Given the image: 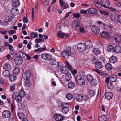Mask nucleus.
<instances>
[{
	"instance_id": "1",
	"label": "nucleus",
	"mask_w": 121,
	"mask_h": 121,
	"mask_svg": "<svg viewBox=\"0 0 121 121\" xmlns=\"http://www.w3.org/2000/svg\"><path fill=\"white\" fill-rule=\"evenodd\" d=\"M71 48L69 47H66L65 50L63 51L62 53V56L64 58H67L69 56H72L73 55L72 52L71 51Z\"/></svg>"
},
{
	"instance_id": "2",
	"label": "nucleus",
	"mask_w": 121,
	"mask_h": 121,
	"mask_svg": "<svg viewBox=\"0 0 121 121\" xmlns=\"http://www.w3.org/2000/svg\"><path fill=\"white\" fill-rule=\"evenodd\" d=\"M17 92H14L12 95V98L13 100L15 99L17 102L20 103L22 100V98L19 95H17Z\"/></svg>"
},
{
	"instance_id": "3",
	"label": "nucleus",
	"mask_w": 121,
	"mask_h": 121,
	"mask_svg": "<svg viewBox=\"0 0 121 121\" xmlns=\"http://www.w3.org/2000/svg\"><path fill=\"white\" fill-rule=\"evenodd\" d=\"M77 48L80 52L84 51L86 48V45L83 43H79L77 46Z\"/></svg>"
},
{
	"instance_id": "4",
	"label": "nucleus",
	"mask_w": 121,
	"mask_h": 121,
	"mask_svg": "<svg viewBox=\"0 0 121 121\" xmlns=\"http://www.w3.org/2000/svg\"><path fill=\"white\" fill-rule=\"evenodd\" d=\"M12 19V16H6L2 22L3 24L4 25H6L8 24V23L10 22Z\"/></svg>"
},
{
	"instance_id": "5",
	"label": "nucleus",
	"mask_w": 121,
	"mask_h": 121,
	"mask_svg": "<svg viewBox=\"0 0 121 121\" xmlns=\"http://www.w3.org/2000/svg\"><path fill=\"white\" fill-rule=\"evenodd\" d=\"M54 118L56 121H61L63 119L64 117L61 114H57L54 115Z\"/></svg>"
},
{
	"instance_id": "6",
	"label": "nucleus",
	"mask_w": 121,
	"mask_h": 121,
	"mask_svg": "<svg viewBox=\"0 0 121 121\" xmlns=\"http://www.w3.org/2000/svg\"><path fill=\"white\" fill-rule=\"evenodd\" d=\"M31 76L30 72L28 70L26 71L22 75V77L24 79L29 78Z\"/></svg>"
},
{
	"instance_id": "7",
	"label": "nucleus",
	"mask_w": 121,
	"mask_h": 121,
	"mask_svg": "<svg viewBox=\"0 0 121 121\" xmlns=\"http://www.w3.org/2000/svg\"><path fill=\"white\" fill-rule=\"evenodd\" d=\"M14 61L17 65H20L23 63V59L22 58L18 56L16 57L14 60Z\"/></svg>"
},
{
	"instance_id": "8",
	"label": "nucleus",
	"mask_w": 121,
	"mask_h": 121,
	"mask_svg": "<svg viewBox=\"0 0 121 121\" xmlns=\"http://www.w3.org/2000/svg\"><path fill=\"white\" fill-rule=\"evenodd\" d=\"M11 114L10 112L8 110H5L2 113V116L5 118L9 117L10 116Z\"/></svg>"
},
{
	"instance_id": "9",
	"label": "nucleus",
	"mask_w": 121,
	"mask_h": 121,
	"mask_svg": "<svg viewBox=\"0 0 121 121\" xmlns=\"http://www.w3.org/2000/svg\"><path fill=\"white\" fill-rule=\"evenodd\" d=\"M114 16V18H113V16H111L110 17L111 20L112 21H114L116 22H118L120 23H121V15L117 16V17H115Z\"/></svg>"
},
{
	"instance_id": "10",
	"label": "nucleus",
	"mask_w": 121,
	"mask_h": 121,
	"mask_svg": "<svg viewBox=\"0 0 121 121\" xmlns=\"http://www.w3.org/2000/svg\"><path fill=\"white\" fill-rule=\"evenodd\" d=\"M101 4L102 6L105 8L108 7L110 4L109 2L107 0H101Z\"/></svg>"
},
{
	"instance_id": "11",
	"label": "nucleus",
	"mask_w": 121,
	"mask_h": 121,
	"mask_svg": "<svg viewBox=\"0 0 121 121\" xmlns=\"http://www.w3.org/2000/svg\"><path fill=\"white\" fill-rule=\"evenodd\" d=\"M41 56L42 58L44 60L50 59L51 58V56L48 53L42 54Z\"/></svg>"
},
{
	"instance_id": "12",
	"label": "nucleus",
	"mask_w": 121,
	"mask_h": 121,
	"mask_svg": "<svg viewBox=\"0 0 121 121\" xmlns=\"http://www.w3.org/2000/svg\"><path fill=\"white\" fill-rule=\"evenodd\" d=\"M84 95L82 94L78 95L76 98V100L77 101L81 102L84 100Z\"/></svg>"
},
{
	"instance_id": "13",
	"label": "nucleus",
	"mask_w": 121,
	"mask_h": 121,
	"mask_svg": "<svg viewBox=\"0 0 121 121\" xmlns=\"http://www.w3.org/2000/svg\"><path fill=\"white\" fill-rule=\"evenodd\" d=\"M78 77H75V79L77 80V83L80 85H84L85 83L84 80L82 78H79L78 79Z\"/></svg>"
},
{
	"instance_id": "14",
	"label": "nucleus",
	"mask_w": 121,
	"mask_h": 121,
	"mask_svg": "<svg viewBox=\"0 0 121 121\" xmlns=\"http://www.w3.org/2000/svg\"><path fill=\"white\" fill-rule=\"evenodd\" d=\"M95 67L97 70L95 69H94V70L98 73L99 71L98 70L100 69L102 67L103 64L100 63L99 62H96L95 63Z\"/></svg>"
},
{
	"instance_id": "15",
	"label": "nucleus",
	"mask_w": 121,
	"mask_h": 121,
	"mask_svg": "<svg viewBox=\"0 0 121 121\" xmlns=\"http://www.w3.org/2000/svg\"><path fill=\"white\" fill-rule=\"evenodd\" d=\"M92 32L95 34L98 33L100 31L99 27L97 26H95L92 27Z\"/></svg>"
},
{
	"instance_id": "16",
	"label": "nucleus",
	"mask_w": 121,
	"mask_h": 121,
	"mask_svg": "<svg viewBox=\"0 0 121 121\" xmlns=\"http://www.w3.org/2000/svg\"><path fill=\"white\" fill-rule=\"evenodd\" d=\"M88 11L89 13L92 14H96L97 12V11L96 9L92 8H90L88 9Z\"/></svg>"
},
{
	"instance_id": "17",
	"label": "nucleus",
	"mask_w": 121,
	"mask_h": 121,
	"mask_svg": "<svg viewBox=\"0 0 121 121\" xmlns=\"http://www.w3.org/2000/svg\"><path fill=\"white\" fill-rule=\"evenodd\" d=\"M117 79V76L115 75L111 76L108 79L109 82H116Z\"/></svg>"
},
{
	"instance_id": "18",
	"label": "nucleus",
	"mask_w": 121,
	"mask_h": 121,
	"mask_svg": "<svg viewBox=\"0 0 121 121\" xmlns=\"http://www.w3.org/2000/svg\"><path fill=\"white\" fill-rule=\"evenodd\" d=\"M11 13L12 15L15 16L18 14L19 12L17 9L13 8L11 9Z\"/></svg>"
},
{
	"instance_id": "19",
	"label": "nucleus",
	"mask_w": 121,
	"mask_h": 121,
	"mask_svg": "<svg viewBox=\"0 0 121 121\" xmlns=\"http://www.w3.org/2000/svg\"><path fill=\"white\" fill-rule=\"evenodd\" d=\"M12 3V6L14 7L18 6L20 4L19 0H13Z\"/></svg>"
},
{
	"instance_id": "20",
	"label": "nucleus",
	"mask_w": 121,
	"mask_h": 121,
	"mask_svg": "<svg viewBox=\"0 0 121 121\" xmlns=\"http://www.w3.org/2000/svg\"><path fill=\"white\" fill-rule=\"evenodd\" d=\"M113 96L111 92H108L105 94V98L108 100L111 99Z\"/></svg>"
},
{
	"instance_id": "21",
	"label": "nucleus",
	"mask_w": 121,
	"mask_h": 121,
	"mask_svg": "<svg viewBox=\"0 0 121 121\" xmlns=\"http://www.w3.org/2000/svg\"><path fill=\"white\" fill-rule=\"evenodd\" d=\"M101 36L103 38L105 39H108L109 37V34L106 32H103L100 34Z\"/></svg>"
},
{
	"instance_id": "22",
	"label": "nucleus",
	"mask_w": 121,
	"mask_h": 121,
	"mask_svg": "<svg viewBox=\"0 0 121 121\" xmlns=\"http://www.w3.org/2000/svg\"><path fill=\"white\" fill-rule=\"evenodd\" d=\"M11 66L9 62H6L4 64L3 68L5 69H10Z\"/></svg>"
},
{
	"instance_id": "23",
	"label": "nucleus",
	"mask_w": 121,
	"mask_h": 121,
	"mask_svg": "<svg viewBox=\"0 0 121 121\" xmlns=\"http://www.w3.org/2000/svg\"><path fill=\"white\" fill-rule=\"evenodd\" d=\"M115 40L117 42H119L121 40V36L119 34H117L115 35Z\"/></svg>"
},
{
	"instance_id": "24",
	"label": "nucleus",
	"mask_w": 121,
	"mask_h": 121,
	"mask_svg": "<svg viewBox=\"0 0 121 121\" xmlns=\"http://www.w3.org/2000/svg\"><path fill=\"white\" fill-rule=\"evenodd\" d=\"M61 72L64 74H66L68 73V69L66 67L63 66L60 69Z\"/></svg>"
},
{
	"instance_id": "25",
	"label": "nucleus",
	"mask_w": 121,
	"mask_h": 121,
	"mask_svg": "<svg viewBox=\"0 0 121 121\" xmlns=\"http://www.w3.org/2000/svg\"><path fill=\"white\" fill-rule=\"evenodd\" d=\"M17 55L19 57L22 58V57L24 58L26 56V54L23 51H18L17 52Z\"/></svg>"
},
{
	"instance_id": "26",
	"label": "nucleus",
	"mask_w": 121,
	"mask_h": 121,
	"mask_svg": "<svg viewBox=\"0 0 121 121\" xmlns=\"http://www.w3.org/2000/svg\"><path fill=\"white\" fill-rule=\"evenodd\" d=\"M75 86V85L74 82H70L68 84V87L70 89H73Z\"/></svg>"
},
{
	"instance_id": "27",
	"label": "nucleus",
	"mask_w": 121,
	"mask_h": 121,
	"mask_svg": "<svg viewBox=\"0 0 121 121\" xmlns=\"http://www.w3.org/2000/svg\"><path fill=\"white\" fill-rule=\"evenodd\" d=\"M106 82L107 83V86L108 89H112L114 88V86L112 82H108V81H107V80H106Z\"/></svg>"
},
{
	"instance_id": "28",
	"label": "nucleus",
	"mask_w": 121,
	"mask_h": 121,
	"mask_svg": "<svg viewBox=\"0 0 121 121\" xmlns=\"http://www.w3.org/2000/svg\"><path fill=\"white\" fill-rule=\"evenodd\" d=\"M117 58L115 56H112L109 59L110 62L112 63H114L117 61Z\"/></svg>"
},
{
	"instance_id": "29",
	"label": "nucleus",
	"mask_w": 121,
	"mask_h": 121,
	"mask_svg": "<svg viewBox=\"0 0 121 121\" xmlns=\"http://www.w3.org/2000/svg\"><path fill=\"white\" fill-rule=\"evenodd\" d=\"M86 81L91 82L93 80V77L92 75H88L86 76Z\"/></svg>"
},
{
	"instance_id": "30",
	"label": "nucleus",
	"mask_w": 121,
	"mask_h": 121,
	"mask_svg": "<svg viewBox=\"0 0 121 121\" xmlns=\"http://www.w3.org/2000/svg\"><path fill=\"white\" fill-rule=\"evenodd\" d=\"M80 25V23L76 21H73V22L72 27L74 28H76L78 27Z\"/></svg>"
},
{
	"instance_id": "31",
	"label": "nucleus",
	"mask_w": 121,
	"mask_h": 121,
	"mask_svg": "<svg viewBox=\"0 0 121 121\" xmlns=\"http://www.w3.org/2000/svg\"><path fill=\"white\" fill-rule=\"evenodd\" d=\"M107 50L109 52H113L114 51V48L112 46L110 45L107 47Z\"/></svg>"
},
{
	"instance_id": "32",
	"label": "nucleus",
	"mask_w": 121,
	"mask_h": 121,
	"mask_svg": "<svg viewBox=\"0 0 121 121\" xmlns=\"http://www.w3.org/2000/svg\"><path fill=\"white\" fill-rule=\"evenodd\" d=\"M99 121H107V118L106 116L102 115L99 117Z\"/></svg>"
},
{
	"instance_id": "33",
	"label": "nucleus",
	"mask_w": 121,
	"mask_h": 121,
	"mask_svg": "<svg viewBox=\"0 0 121 121\" xmlns=\"http://www.w3.org/2000/svg\"><path fill=\"white\" fill-rule=\"evenodd\" d=\"M65 75V80L68 81H70L71 79V75L70 73H68Z\"/></svg>"
},
{
	"instance_id": "34",
	"label": "nucleus",
	"mask_w": 121,
	"mask_h": 121,
	"mask_svg": "<svg viewBox=\"0 0 121 121\" xmlns=\"http://www.w3.org/2000/svg\"><path fill=\"white\" fill-rule=\"evenodd\" d=\"M70 104L69 103L63 102L61 104L62 108H68L70 106Z\"/></svg>"
},
{
	"instance_id": "35",
	"label": "nucleus",
	"mask_w": 121,
	"mask_h": 121,
	"mask_svg": "<svg viewBox=\"0 0 121 121\" xmlns=\"http://www.w3.org/2000/svg\"><path fill=\"white\" fill-rule=\"evenodd\" d=\"M117 53L121 52V47L119 46H117L115 47L114 51Z\"/></svg>"
},
{
	"instance_id": "36",
	"label": "nucleus",
	"mask_w": 121,
	"mask_h": 121,
	"mask_svg": "<svg viewBox=\"0 0 121 121\" xmlns=\"http://www.w3.org/2000/svg\"><path fill=\"white\" fill-rule=\"evenodd\" d=\"M9 78L11 82L13 81L16 79L15 74L11 75L9 77Z\"/></svg>"
},
{
	"instance_id": "37",
	"label": "nucleus",
	"mask_w": 121,
	"mask_h": 121,
	"mask_svg": "<svg viewBox=\"0 0 121 121\" xmlns=\"http://www.w3.org/2000/svg\"><path fill=\"white\" fill-rule=\"evenodd\" d=\"M20 70L18 67H16L13 71V73L14 74H17L19 72Z\"/></svg>"
},
{
	"instance_id": "38",
	"label": "nucleus",
	"mask_w": 121,
	"mask_h": 121,
	"mask_svg": "<svg viewBox=\"0 0 121 121\" xmlns=\"http://www.w3.org/2000/svg\"><path fill=\"white\" fill-rule=\"evenodd\" d=\"M94 3L95 6L98 8H100L102 6L101 2L100 3L99 2V1L98 0H96L94 1Z\"/></svg>"
},
{
	"instance_id": "39",
	"label": "nucleus",
	"mask_w": 121,
	"mask_h": 121,
	"mask_svg": "<svg viewBox=\"0 0 121 121\" xmlns=\"http://www.w3.org/2000/svg\"><path fill=\"white\" fill-rule=\"evenodd\" d=\"M26 94V93L24 91L21 90L19 91V92L18 95L22 98L25 96Z\"/></svg>"
},
{
	"instance_id": "40",
	"label": "nucleus",
	"mask_w": 121,
	"mask_h": 121,
	"mask_svg": "<svg viewBox=\"0 0 121 121\" xmlns=\"http://www.w3.org/2000/svg\"><path fill=\"white\" fill-rule=\"evenodd\" d=\"M106 68L108 70H110L112 68V66L110 63H107L105 65Z\"/></svg>"
},
{
	"instance_id": "41",
	"label": "nucleus",
	"mask_w": 121,
	"mask_h": 121,
	"mask_svg": "<svg viewBox=\"0 0 121 121\" xmlns=\"http://www.w3.org/2000/svg\"><path fill=\"white\" fill-rule=\"evenodd\" d=\"M9 72L8 70H5L2 72L3 75L5 77H7L9 75Z\"/></svg>"
},
{
	"instance_id": "42",
	"label": "nucleus",
	"mask_w": 121,
	"mask_h": 121,
	"mask_svg": "<svg viewBox=\"0 0 121 121\" xmlns=\"http://www.w3.org/2000/svg\"><path fill=\"white\" fill-rule=\"evenodd\" d=\"M66 98L68 100H70L73 98V95L70 93H67L66 95Z\"/></svg>"
},
{
	"instance_id": "43",
	"label": "nucleus",
	"mask_w": 121,
	"mask_h": 121,
	"mask_svg": "<svg viewBox=\"0 0 121 121\" xmlns=\"http://www.w3.org/2000/svg\"><path fill=\"white\" fill-rule=\"evenodd\" d=\"M46 49V47L45 46L44 48H38L37 49L34 50V52H35L37 51L38 52H39L42 51H44Z\"/></svg>"
},
{
	"instance_id": "44",
	"label": "nucleus",
	"mask_w": 121,
	"mask_h": 121,
	"mask_svg": "<svg viewBox=\"0 0 121 121\" xmlns=\"http://www.w3.org/2000/svg\"><path fill=\"white\" fill-rule=\"evenodd\" d=\"M38 35V34L37 33H35L34 32H32L30 33V36L31 38H36Z\"/></svg>"
},
{
	"instance_id": "45",
	"label": "nucleus",
	"mask_w": 121,
	"mask_h": 121,
	"mask_svg": "<svg viewBox=\"0 0 121 121\" xmlns=\"http://www.w3.org/2000/svg\"><path fill=\"white\" fill-rule=\"evenodd\" d=\"M18 116L20 119H23L24 117V114L23 113L21 112H19L18 114Z\"/></svg>"
},
{
	"instance_id": "46",
	"label": "nucleus",
	"mask_w": 121,
	"mask_h": 121,
	"mask_svg": "<svg viewBox=\"0 0 121 121\" xmlns=\"http://www.w3.org/2000/svg\"><path fill=\"white\" fill-rule=\"evenodd\" d=\"M104 59L103 57L99 58L97 60V62H99L100 63L103 64L104 62Z\"/></svg>"
},
{
	"instance_id": "47",
	"label": "nucleus",
	"mask_w": 121,
	"mask_h": 121,
	"mask_svg": "<svg viewBox=\"0 0 121 121\" xmlns=\"http://www.w3.org/2000/svg\"><path fill=\"white\" fill-rule=\"evenodd\" d=\"M85 43L86 45V46H87L88 48H90L92 46V44L90 41H87Z\"/></svg>"
},
{
	"instance_id": "48",
	"label": "nucleus",
	"mask_w": 121,
	"mask_h": 121,
	"mask_svg": "<svg viewBox=\"0 0 121 121\" xmlns=\"http://www.w3.org/2000/svg\"><path fill=\"white\" fill-rule=\"evenodd\" d=\"M69 108H62V111L63 113L66 114L69 111Z\"/></svg>"
},
{
	"instance_id": "49",
	"label": "nucleus",
	"mask_w": 121,
	"mask_h": 121,
	"mask_svg": "<svg viewBox=\"0 0 121 121\" xmlns=\"http://www.w3.org/2000/svg\"><path fill=\"white\" fill-rule=\"evenodd\" d=\"M93 51L94 53L95 54H98L100 53V51L97 48H94Z\"/></svg>"
},
{
	"instance_id": "50",
	"label": "nucleus",
	"mask_w": 121,
	"mask_h": 121,
	"mask_svg": "<svg viewBox=\"0 0 121 121\" xmlns=\"http://www.w3.org/2000/svg\"><path fill=\"white\" fill-rule=\"evenodd\" d=\"M89 94L91 97H92L95 94V92L93 90H90L89 92Z\"/></svg>"
},
{
	"instance_id": "51",
	"label": "nucleus",
	"mask_w": 121,
	"mask_h": 121,
	"mask_svg": "<svg viewBox=\"0 0 121 121\" xmlns=\"http://www.w3.org/2000/svg\"><path fill=\"white\" fill-rule=\"evenodd\" d=\"M57 67L59 68H62V67H63L62 63L60 62H58L57 63Z\"/></svg>"
},
{
	"instance_id": "52",
	"label": "nucleus",
	"mask_w": 121,
	"mask_h": 121,
	"mask_svg": "<svg viewBox=\"0 0 121 121\" xmlns=\"http://www.w3.org/2000/svg\"><path fill=\"white\" fill-rule=\"evenodd\" d=\"M26 80L25 82V84L27 86H29L30 85V83L29 80L28 79H26Z\"/></svg>"
},
{
	"instance_id": "53",
	"label": "nucleus",
	"mask_w": 121,
	"mask_h": 121,
	"mask_svg": "<svg viewBox=\"0 0 121 121\" xmlns=\"http://www.w3.org/2000/svg\"><path fill=\"white\" fill-rule=\"evenodd\" d=\"M73 16L74 17L78 18L80 17V14L78 13L73 14Z\"/></svg>"
},
{
	"instance_id": "54",
	"label": "nucleus",
	"mask_w": 121,
	"mask_h": 121,
	"mask_svg": "<svg viewBox=\"0 0 121 121\" xmlns=\"http://www.w3.org/2000/svg\"><path fill=\"white\" fill-rule=\"evenodd\" d=\"M15 84H13L11 86L10 88V91L12 92L15 89Z\"/></svg>"
},
{
	"instance_id": "55",
	"label": "nucleus",
	"mask_w": 121,
	"mask_h": 121,
	"mask_svg": "<svg viewBox=\"0 0 121 121\" xmlns=\"http://www.w3.org/2000/svg\"><path fill=\"white\" fill-rule=\"evenodd\" d=\"M63 6H64L63 8V9L62 8H61L62 10H63L64 9L67 8L69 7L68 4L67 3L65 2L64 3Z\"/></svg>"
},
{
	"instance_id": "56",
	"label": "nucleus",
	"mask_w": 121,
	"mask_h": 121,
	"mask_svg": "<svg viewBox=\"0 0 121 121\" xmlns=\"http://www.w3.org/2000/svg\"><path fill=\"white\" fill-rule=\"evenodd\" d=\"M11 111L12 112L15 108V104L14 103H12L11 104Z\"/></svg>"
},
{
	"instance_id": "57",
	"label": "nucleus",
	"mask_w": 121,
	"mask_h": 121,
	"mask_svg": "<svg viewBox=\"0 0 121 121\" xmlns=\"http://www.w3.org/2000/svg\"><path fill=\"white\" fill-rule=\"evenodd\" d=\"M19 107L20 109L22 110L24 108L25 106L23 104L21 103L19 105Z\"/></svg>"
},
{
	"instance_id": "58",
	"label": "nucleus",
	"mask_w": 121,
	"mask_h": 121,
	"mask_svg": "<svg viewBox=\"0 0 121 121\" xmlns=\"http://www.w3.org/2000/svg\"><path fill=\"white\" fill-rule=\"evenodd\" d=\"M70 71L73 75H75L77 73V71L76 69L73 70L72 69Z\"/></svg>"
},
{
	"instance_id": "59",
	"label": "nucleus",
	"mask_w": 121,
	"mask_h": 121,
	"mask_svg": "<svg viewBox=\"0 0 121 121\" xmlns=\"http://www.w3.org/2000/svg\"><path fill=\"white\" fill-rule=\"evenodd\" d=\"M57 34L58 36L59 37L63 38L64 36V35L60 32L57 33Z\"/></svg>"
},
{
	"instance_id": "60",
	"label": "nucleus",
	"mask_w": 121,
	"mask_h": 121,
	"mask_svg": "<svg viewBox=\"0 0 121 121\" xmlns=\"http://www.w3.org/2000/svg\"><path fill=\"white\" fill-rule=\"evenodd\" d=\"M91 84L92 85H95L97 84V82L96 80H93L91 81Z\"/></svg>"
},
{
	"instance_id": "61",
	"label": "nucleus",
	"mask_w": 121,
	"mask_h": 121,
	"mask_svg": "<svg viewBox=\"0 0 121 121\" xmlns=\"http://www.w3.org/2000/svg\"><path fill=\"white\" fill-rule=\"evenodd\" d=\"M50 63L51 65H55L56 63V61L54 60H52L50 61Z\"/></svg>"
},
{
	"instance_id": "62",
	"label": "nucleus",
	"mask_w": 121,
	"mask_h": 121,
	"mask_svg": "<svg viewBox=\"0 0 121 121\" xmlns=\"http://www.w3.org/2000/svg\"><path fill=\"white\" fill-rule=\"evenodd\" d=\"M79 30L82 33H83L85 32V30L83 27L81 26L80 27Z\"/></svg>"
},
{
	"instance_id": "63",
	"label": "nucleus",
	"mask_w": 121,
	"mask_h": 121,
	"mask_svg": "<svg viewBox=\"0 0 121 121\" xmlns=\"http://www.w3.org/2000/svg\"><path fill=\"white\" fill-rule=\"evenodd\" d=\"M91 61L95 63L97 62V60H96L95 56H93L92 57Z\"/></svg>"
},
{
	"instance_id": "64",
	"label": "nucleus",
	"mask_w": 121,
	"mask_h": 121,
	"mask_svg": "<svg viewBox=\"0 0 121 121\" xmlns=\"http://www.w3.org/2000/svg\"><path fill=\"white\" fill-rule=\"evenodd\" d=\"M101 13L103 15H107L108 14V13L104 11H100Z\"/></svg>"
}]
</instances>
